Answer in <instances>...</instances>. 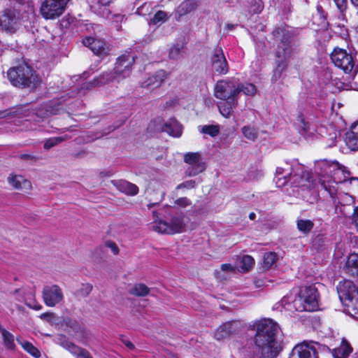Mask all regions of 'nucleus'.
<instances>
[{"label": "nucleus", "instance_id": "obj_1", "mask_svg": "<svg viewBox=\"0 0 358 358\" xmlns=\"http://www.w3.org/2000/svg\"><path fill=\"white\" fill-rule=\"evenodd\" d=\"M256 330L255 348L252 358H273L280 352V345L276 339L280 328L271 319H263L254 324Z\"/></svg>", "mask_w": 358, "mask_h": 358}, {"label": "nucleus", "instance_id": "obj_2", "mask_svg": "<svg viewBox=\"0 0 358 358\" xmlns=\"http://www.w3.org/2000/svg\"><path fill=\"white\" fill-rule=\"evenodd\" d=\"M34 12L30 0H13L0 14V27L2 29L13 33L23 22H27Z\"/></svg>", "mask_w": 358, "mask_h": 358}, {"label": "nucleus", "instance_id": "obj_3", "mask_svg": "<svg viewBox=\"0 0 358 358\" xmlns=\"http://www.w3.org/2000/svg\"><path fill=\"white\" fill-rule=\"evenodd\" d=\"M275 182L278 187H282L288 182L292 186L310 189L313 187L310 173L299 164L291 166L286 164L284 166L278 167L275 171Z\"/></svg>", "mask_w": 358, "mask_h": 358}, {"label": "nucleus", "instance_id": "obj_4", "mask_svg": "<svg viewBox=\"0 0 358 358\" xmlns=\"http://www.w3.org/2000/svg\"><path fill=\"white\" fill-rule=\"evenodd\" d=\"M315 171L320 175L319 181L322 188L331 198L334 199L337 194V185L345 181L340 178V175H343L342 170L336 164L322 162L316 166Z\"/></svg>", "mask_w": 358, "mask_h": 358}, {"label": "nucleus", "instance_id": "obj_5", "mask_svg": "<svg viewBox=\"0 0 358 358\" xmlns=\"http://www.w3.org/2000/svg\"><path fill=\"white\" fill-rule=\"evenodd\" d=\"M7 77L15 87L34 89L39 84V78L34 69L26 64L10 68Z\"/></svg>", "mask_w": 358, "mask_h": 358}, {"label": "nucleus", "instance_id": "obj_6", "mask_svg": "<svg viewBox=\"0 0 358 358\" xmlns=\"http://www.w3.org/2000/svg\"><path fill=\"white\" fill-rule=\"evenodd\" d=\"M337 290L346 313L358 320V288L352 281L345 280L338 283Z\"/></svg>", "mask_w": 358, "mask_h": 358}, {"label": "nucleus", "instance_id": "obj_7", "mask_svg": "<svg viewBox=\"0 0 358 358\" xmlns=\"http://www.w3.org/2000/svg\"><path fill=\"white\" fill-rule=\"evenodd\" d=\"M296 311H315L319 308V294L314 285L300 287L292 304Z\"/></svg>", "mask_w": 358, "mask_h": 358}, {"label": "nucleus", "instance_id": "obj_8", "mask_svg": "<svg viewBox=\"0 0 358 358\" xmlns=\"http://www.w3.org/2000/svg\"><path fill=\"white\" fill-rule=\"evenodd\" d=\"M154 220L150 224V228L160 234H173L181 233L185 230V222L182 216H173L169 221L159 219L156 212H153Z\"/></svg>", "mask_w": 358, "mask_h": 358}, {"label": "nucleus", "instance_id": "obj_9", "mask_svg": "<svg viewBox=\"0 0 358 358\" xmlns=\"http://www.w3.org/2000/svg\"><path fill=\"white\" fill-rule=\"evenodd\" d=\"M292 44L289 38H283L281 42L278 45L275 56L276 66L273 70V73L271 78L272 82L278 80L286 69L288 60L289 59L292 53Z\"/></svg>", "mask_w": 358, "mask_h": 358}, {"label": "nucleus", "instance_id": "obj_10", "mask_svg": "<svg viewBox=\"0 0 358 358\" xmlns=\"http://www.w3.org/2000/svg\"><path fill=\"white\" fill-rule=\"evenodd\" d=\"M331 59L334 65L342 69L345 73L355 72L357 65L352 55L345 50L335 48L330 55Z\"/></svg>", "mask_w": 358, "mask_h": 358}, {"label": "nucleus", "instance_id": "obj_11", "mask_svg": "<svg viewBox=\"0 0 358 358\" xmlns=\"http://www.w3.org/2000/svg\"><path fill=\"white\" fill-rule=\"evenodd\" d=\"M238 94V83L235 79L220 80L214 89L215 97L221 100L236 99Z\"/></svg>", "mask_w": 358, "mask_h": 358}, {"label": "nucleus", "instance_id": "obj_12", "mask_svg": "<svg viewBox=\"0 0 358 358\" xmlns=\"http://www.w3.org/2000/svg\"><path fill=\"white\" fill-rule=\"evenodd\" d=\"M71 105V103H63L59 99H53L38 107L36 110V115L41 118H45L50 115L62 114L66 111L69 113V110H73Z\"/></svg>", "mask_w": 358, "mask_h": 358}, {"label": "nucleus", "instance_id": "obj_13", "mask_svg": "<svg viewBox=\"0 0 358 358\" xmlns=\"http://www.w3.org/2000/svg\"><path fill=\"white\" fill-rule=\"evenodd\" d=\"M69 0H43L40 13L46 20L55 19L63 14Z\"/></svg>", "mask_w": 358, "mask_h": 358}, {"label": "nucleus", "instance_id": "obj_14", "mask_svg": "<svg viewBox=\"0 0 358 358\" xmlns=\"http://www.w3.org/2000/svg\"><path fill=\"white\" fill-rule=\"evenodd\" d=\"M295 124L301 134L306 138L314 136L316 132H318L320 135L323 136L322 132L324 128L322 127L318 128L310 118V115L308 113H299L296 117Z\"/></svg>", "mask_w": 358, "mask_h": 358}, {"label": "nucleus", "instance_id": "obj_15", "mask_svg": "<svg viewBox=\"0 0 358 358\" xmlns=\"http://www.w3.org/2000/svg\"><path fill=\"white\" fill-rule=\"evenodd\" d=\"M42 295L45 304L48 307H54L64 300L62 289L57 285L45 286Z\"/></svg>", "mask_w": 358, "mask_h": 358}, {"label": "nucleus", "instance_id": "obj_16", "mask_svg": "<svg viewBox=\"0 0 358 358\" xmlns=\"http://www.w3.org/2000/svg\"><path fill=\"white\" fill-rule=\"evenodd\" d=\"M319 347L317 343L303 342L292 349L289 358H318L317 352Z\"/></svg>", "mask_w": 358, "mask_h": 358}, {"label": "nucleus", "instance_id": "obj_17", "mask_svg": "<svg viewBox=\"0 0 358 358\" xmlns=\"http://www.w3.org/2000/svg\"><path fill=\"white\" fill-rule=\"evenodd\" d=\"M184 162L190 165L186 172L189 176H196L206 169L199 152H187L184 155Z\"/></svg>", "mask_w": 358, "mask_h": 358}, {"label": "nucleus", "instance_id": "obj_18", "mask_svg": "<svg viewBox=\"0 0 358 358\" xmlns=\"http://www.w3.org/2000/svg\"><path fill=\"white\" fill-rule=\"evenodd\" d=\"M210 61L212 69L217 73L226 74L228 72V64L221 48H216L213 50Z\"/></svg>", "mask_w": 358, "mask_h": 358}, {"label": "nucleus", "instance_id": "obj_19", "mask_svg": "<svg viewBox=\"0 0 358 358\" xmlns=\"http://www.w3.org/2000/svg\"><path fill=\"white\" fill-rule=\"evenodd\" d=\"M134 62V57L129 53H126L119 57L115 64L113 74L122 75L125 77L131 69V66ZM113 75V79L115 78Z\"/></svg>", "mask_w": 358, "mask_h": 358}, {"label": "nucleus", "instance_id": "obj_20", "mask_svg": "<svg viewBox=\"0 0 358 358\" xmlns=\"http://www.w3.org/2000/svg\"><path fill=\"white\" fill-rule=\"evenodd\" d=\"M83 43L96 55L103 56L107 53L106 42L102 39L87 36L83 39Z\"/></svg>", "mask_w": 358, "mask_h": 358}, {"label": "nucleus", "instance_id": "obj_21", "mask_svg": "<svg viewBox=\"0 0 358 358\" xmlns=\"http://www.w3.org/2000/svg\"><path fill=\"white\" fill-rule=\"evenodd\" d=\"M58 339L60 341V345L71 353L76 355L77 358H92L88 351L69 341L66 339L65 336H60Z\"/></svg>", "mask_w": 358, "mask_h": 358}, {"label": "nucleus", "instance_id": "obj_22", "mask_svg": "<svg viewBox=\"0 0 358 358\" xmlns=\"http://www.w3.org/2000/svg\"><path fill=\"white\" fill-rule=\"evenodd\" d=\"M345 142L351 150H358V122L353 123L345 134Z\"/></svg>", "mask_w": 358, "mask_h": 358}, {"label": "nucleus", "instance_id": "obj_23", "mask_svg": "<svg viewBox=\"0 0 358 358\" xmlns=\"http://www.w3.org/2000/svg\"><path fill=\"white\" fill-rule=\"evenodd\" d=\"M236 330V323L229 322L220 325L215 333V338L218 340H222L228 338Z\"/></svg>", "mask_w": 358, "mask_h": 358}, {"label": "nucleus", "instance_id": "obj_24", "mask_svg": "<svg viewBox=\"0 0 358 358\" xmlns=\"http://www.w3.org/2000/svg\"><path fill=\"white\" fill-rule=\"evenodd\" d=\"M113 185L121 192L127 195L134 196L138 193V187L127 180H113Z\"/></svg>", "mask_w": 358, "mask_h": 358}, {"label": "nucleus", "instance_id": "obj_25", "mask_svg": "<svg viewBox=\"0 0 358 358\" xmlns=\"http://www.w3.org/2000/svg\"><path fill=\"white\" fill-rule=\"evenodd\" d=\"M166 77L167 73L166 71L164 70H159L157 71L153 76L149 77L147 80L143 83V87L157 88L162 85Z\"/></svg>", "mask_w": 358, "mask_h": 358}, {"label": "nucleus", "instance_id": "obj_26", "mask_svg": "<svg viewBox=\"0 0 358 358\" xmlns=\"http://www.w3.org/2000/svg\"><path fill=\"white\" fill-rule=\"evenodd\" d=\"M8 180L9 184L15 189L28 191L31 188L30 181L26 180L21 175H12L8 177Z\"/></svg>", "mask_w": 358, "mask_h": 358}, {"label": "nucleus", "instance_id": "obj_27", "mask_svg": "<svg viewBox=\"0 0 358 358\" xmlns=\"http://www.w3.org/2000/svg\"><path fill=\"white\" fill-rule=\"evenodd\" d=\"M110 234H108L103 238V243L96 248L93 253L96 259H103L108 255L109 251L112 250V240L109 237Z\"/></svg>", "mask_w": 358, "mask_h": 358}, {"label": "nucleus", "instance_id": "obj_28", "mask_svg": "<svg viewBox=\"0 0 358 358\" xmlns=\"http://www.w3.org/2000/svg\"><path fill=\"white\" fill-rule=\"evenodd\" d=\"M226 101H221L217 103V107L220 114L227 118H229L233 113L234 108L238 105L237 99H226Z\"/></svg>", "mask_w": 358, "mask_h": 358}, {"label": "nucleus", "instance_id": "obj_29", "mask_svg": "<svg viewBox=\"0 0 358 358\" xmlns=\"http://www.w3.org/2000/svg\"><path fill=\"white\" fill-rule=\"evenodd\" d=\"M343 271L350 275H358V254H350L343 267Z\"/></svg>", "mask_w": 358, "mask_h": 358}, {"label": "nucleus", "instance_id": "obj_30", "mask_svg": "<svg viewBox=\"0 0 358 358\" xmlns=\"http://www.w3.org/2000/svg\"><path fill=\"white\" fill-rule=\"evenodd\" d=\"M196 8V3L194 0H185L176 10L175 13V18L176 20L179 21L180 17L182 15H187V13L192 12Z\"/></svg>", "mask_w": 358, "mask_h": 358}, {"label": "nucleus", "instance_id": "obj_31", "mask_svg": "<svg viewBox=\"0 0 358 358\" xmlns=\"http://www.w3.org/2000/svg\"><path fill=\"white\" fill-rule=\"evenodd\" d=\"M164 131L170 136L179 137L182 134V126L175 119H171L164 125Z\"/></svg>", "mask_w": 358, "mask_h": 358}, {"label": "nucleus", "instance_id": "obj_32", "mask_svg": "<svg viewBox=\"0 0 358 358\" xmlns=\"http://www.w3.org/2000/svg\"><path fill=\"white\" fill-rule=\"evenodd\" d=\"M34 296L35 294L34 290L29 289L28 295L22 296L21 298H17V301L24 302L27 306L34 310H41L42 308V306L35 300Z\"/></svg>", "mask_w": 358, "mask_h": 358}, {"label": "nucleus", "instance_id": "obj_33", "mask_svg": "<svg viewBox=\"0 0 358 358\" xmlns=\"http://www.w3.org/2000/svg\"><path fill=\"white\" fill-rule=\"evenodd\" d=\"M255 260L250 255H243L238 257L236 267L241 272L248 271L254 265Z\"/></svg>", "mask_w": 358, "mask_h": 358}, {"label": "nucleus", "instance_id": "obj_34", "mask_svg": "<svg viewBox=\"0 0 358 358\" xmlns=\"http://www.w3.org/2000/svg\"><path fill=\"white\" fill-rule=\"evenodd\" d=\"M352 349L350 344L345 340H343L341 345L334 349L332 352L334 358H347Z\"/></svg>", "mask_w": 358, "mask_h": 358}, {"label": "nucleus", "instance_id": "obj_35", "mask_svg": "<svg viewBox=\"0 0 358 358\" xmlns=\"http://www.w3.org/2000/svg\"><path fill=\"white\" fill-rule=\"evenodd\" d=\"M17 341L25 351H27L28 353H29L34 357L38 358L41 357L40 351L35 346H34L30 342L24 341V340H21L19 338H17Z\"/></svg>", "mask_w": 358, "mask_h": 358}, {"label": "nucleus", "instance_id": "obj_36", "mask_svg": "<svg viewBox=\"0 0 358 358\" xmlns=\"http://www.w3.org/2000/svg\"><path fill=\"white\" fill-rule=\"evenodd\" d=\"M296 227L299 231L304 234H308L313 229L314 223L310 220L298 219L296 221Z\"/></svg>", "mask_w": 358, "mask_h": 358}, {"label": "nucleus", "instance_id": "obj_37", "mask_svg": "<svg viewBox=\"0 0 358 358\" xmlns=\"http://www.w3.org/2000/svg\"><path fill=\"white\" fill-rule=\"evenodd\" d=\"M3 342L7 349L13 350L15 348L14 336L4 329L0 327Z\"/></svg>", "mask_w": 358, "mask_h": 358}, {"label": "nucleus", "instance_id": "obj_38", "mask_svg": "<svg viewBox=\"0 0 358 358\" xmlns=\"http://www.w3.org/2000/svg\"><path fill=\"white\" fill-rule=\"evenodd\" d=\"M131 294L138 296H144L149 293V288L144 284H136L129 291Z\"/></svg>", "mask_w": 358, "mask_h": 358}, {"label": "nucleus", "instance_id": "obj_39", "mask_svg": "<svg viewBox=\"0 0 358 358\" xmlns=\"http://www.w3.org/2000/svg\"><path fill=\"white\" fill-rule=\"evenodd\" d=\"M68 138H69V136L65 135L64 136L52 137V138L46 139L44 142V148L45 150H49L51 148L57 145V144L60 143L61 142H62Z\"/></svg>", "mask_w": 358, "mask_h": 358}, {"label": "nucleus", "instance_id": "obj_40", "mask_svg": "<svg viewBox=\"0 0 358 358\" xmlns=\"http://www.w3.org/2000/svg\"><path fill=\"white\" fill-rule=\"evenodd\" d=\"M242 133L250 141H255L258 136L257 129L252 126H244L242 128Z\"/></svg>", "mask_w": 358, "mask_h": 358}, {"label": "nucleus", "instance_id": "obj_41", "mask_svg": "<svg viewBox=\"0 0 358 358\" xmlns=\"http://www.w3.org/2000/svg\"><path fill=\"white\" fill-rule=\"evenodd\" d=\"M239 93L243 92L247 96H254L257 92L255 85L252 83H238Z\"/></svg>", "mask_w": 358, "mask_h": 358}, {"label": "nucleus", "instance_id": "obj_42", "mask_svg": "<svg viewBox=\"0 0 358 358\" xmlns=\"http://www.w3.org/2000/svg\"><path fill=\"white\" fill-rule=\"evenodd\" d=\"M277 255L274 252H266L264 255L263 258V266L268 269L276 261Z\"/></svg>", "mask_w": 358, "mask_h": 358}, {"label": "nucleus", "instance_id": "obj_43", "mask_svg": "<svg viewBox=\"0 0 358 358\" xmlns=\"http://www.w3.org/2000/svg\"><path fill=\"white\" fill-rule=\"evenodd\" d=\"M92 289V285L89 283L82 284L80 287L75 292L74 294L76 296L86 297L90 294Z\"/></svg>", "mask_w": 358, "mask_h": 358}, {"label": "nucleus", "instance_id": "obj_44", "mask_svg": "<svg viewBox=\"0 0 358 358\" xmlns=\"http://www.w3.org/2000/svg\"><path fill=\"white\" fill-rule=\"evenodd\" d=\"M112 0H98V3L99 4V9L101 10V12H102L103 15H106V17H108V15L110 14V3Z\"/></svg>", "mask_w": 358, "mask_h": 358}, {"label": "nucleus", "instance_id": "obj_45", "mask_svg": "<svg viewBox=\"0 0 358 358\" xmlns=\"http://www.w3.org/2000/svg\"><path fill=\"white\" fill-rule=\"evenodd\" d=\"M235 271V268L230 264H223L221 265L220 271H216L217 276L220 280H224L227 277L222 275V272L233 273Z\"/></svg>", "mask_w": 358, "mask_h": 358}, {"label": "nucleus", "instance_id": "obj_46", "mask_svg": "<svg viewBox=\"0 0 358 358\" xmlns=\"http://www.w3.org/2000/svg\"><path fill=\"white\" fill-rule=\"evenodd\" d=\"M201 131L214 137L219 134L220 129L217 125H206L203 127Z\"/></svg>", "mask_w": 358, "mask_h": 358}, {"label": "nucleus", "instance_id": "obj_47", "mask_svg": "<svg viewBox=\"0 0 358 358\" xmlns=\"http://www.w3.org/2000/svg\"><path fill=\"white\" fill-rule=\"evenodd\" d=\"M327 242V238L323 235H317L313 241V246L316 250L321 249Z\"/></svg>", "mask_w": 358, "mask_h": 358}, {"label": "nucleus", "instance_id": "obj_48", "mask_svg": "<svg viewBox=\"0 0 358 358\" xmlns=\"http://www.w3.org/2000/svg\"><path fill=\"white\" fill-rule=\"evenodd\" d=\"M167 18V15L165 12L159 10L155 13L154 17L151 19V22L154 24L159 22H164Z\"/></svg>", "mask_w": 358, "mask_h": 358}, {"label": "nucleus", "instance_id": "obj_49", "mask_svg": "<svg viewBox=\"0 0 358 358\" xmlns=\"http://www.w3.org/2000/svg\"><path fill=\"white\" fill-rule=\"evenodd\" d=\"M182 49V45L180 44H176L171 47L169 51V57L171 59H177L180 55Z\"/></svg>", "mask_w": 358, "mask_h": 358}, {"label": "nucleus", "instance_id": "obj_50", "mask_svg": "<svg viewBox=\"0 0 358 358\" xmlns=\"http://www.w3.org/2000/svg\"><path fill=\"white\" fill-rule=\"evenodd\" d=\"M195 186H196V181L193 180H187L184 182L179 184L177 186L176 189H180L185 188L187 189H190L194 188Z\"/></svg>", "mask_w": 358, "mask_h": 358}, {"label": "nucleus", "instance_id": "obj_51", "mask_svg": "<svg viewBox=\"0 0 358 358\" xmlns=\"http://www.w3.org/2000/svg\"><path fill=\"white\" fill-rule=\"evenodd\" d=\"M29 289L27 288L16 289L14 292L15 299L17 300V298H21L22 296H27Z\"/></svg>", "mask_w": 358, "mask_h": 358}, {"label": "nucleus", "instance_id": "obj_52", "mask_svg": "<svg viewBox=\"0 0 358 358\" xmlns=\"http://www.w3.org/2000/svg\"><path fill=\"white\" fill-rule=\"evenodd\" d=\"M175 203L180 207H186L191 203L190 201L186 197L179 198L175 201Z\"/></svg>", "mask_w": 358, "mask_h": 358}, {"label": "nucleus", "instance_id": "obj_53", "mask_svg": "<svg viewBox=\"0 0 358 358\" xmlns=\"http://www.w3.org/2000/svg\"><path fill=\"white\" fill-rule=\"evenodd\" d=\"M254 1H255V5L252 6V11L254 13H259L263 9V6L262 4V1H261V0H254Z\"/></svg>", "mask_w": 358, "mask_h": 358}, {"label": "nucleus", "instance_id": "obj_54", "mask_svg": "<svg viewBox=\"0 0 358 358\" xmlns=\"http://www.w3.org/2000/svg\"><path fill=\"white\" fill-rule=\"evenodd\" d=\"M338 8L341 10H345L347 8V0H334Z\"/></svg>", "mask_w": 358, "mask_h": 358}, {"label": "nucleus", "instance_id": "obj_55", "mask_svg": "<svg viewBox=\"0 0 358 358\" xmlns=\"http://www.w3.org/2000/svg\"><path fill=\"white\" fill-rule=\"evenodd\" d=\"M124 16L120 14L114 15H113V22H115L116 23L121 22L123 21ZM115 27L117 30H120L121 26L118 24L115 25Z\"/></svg>", "mask_w": 358, "mask_h": 358}, {"label": "nucleus", "instance_id": "obj_56", "mask_svg": "<svg viewBox=\"0 0 358 358\" xmlns=\"http://www.w3.org/2000/svg\"><path fill=\"white\" fill-rule=\"evenodd\" d=\"M352 221L356 229L358 230V206L354 209V212L352 215Z\"/></svg>", "mask_w": 358, "mask_h": 358}, {"label": "nucleus", "instance_id": "obj_57", "mask_svg": "<svg viewBox=\"0 0 358 358\" xmlns=\"http://www.w3.org/2000/svg\"><path fill=\"white\" fill-rule=\"evenodd\" d=\"M127 117H128V115L126 113L121 115V117H120V120L117 121L116 125L113 124V129L115 127H119L121 125H122L123 124H124L126 120H127Z\"/></svg>", "mask_w": 358, "mask_h": 358}, {"label": "nucleus", "instance_id": "obj_58", "mask_svg": "<svg viewBox=\"0 0 358 358\" xmlns=\"http://www.w3.org/2000/svg\"><path fill=\"white\" fill-rule=\"evenodd\" d=\"M109 133H110V131H106L104 133H100V132L96 133L93 136L90 137V139H88L87 141H94V140L100 138L102 136H103L104 135L108 134Z\"/></svg>", "mask_w": 358, "mask_h": 358}, {"label": "nucleus", "instance_id": "obj_59", "mask_svg": "<svg viewBox=\"0 0 358 358\" xmlns=\"http://www.w3.org/2000/svg\"><path fill=\"white\" fill-rule=\"evenodd\" d=\"M343 200L344 201L348 204V205H350L352 203H354V199L352 196H351L350 195L348 194H345L343 195Z\"/></svg>", "mask_w": 358, "mask_h": 358}, {"label": "nucleus", "instance_id": "obj_60", "mask_svg": "<svg viewBox=\"0 0 358 358\" xmlns=\"http://www.w3.org/2000/svg\"><path fill=\"white\" fill-rule=\"evenodd\" d=\"M122 341L129 350H132L134 348V345H133V343L128 339L122 338Z\"/></svg>", "mask_w": 358, "mask_h": 358}, {"label": "nucleus", "instance_id": "obj_61", "mask_svg": "<svg viewBox=\"0 0 358 358\" xmlns=\"http://www.w3.org/2000/svg\"><path fill=\"white\" fill-rule=\"evenodd\" d=\"M52 316V315L51 313H42L41 315H40V317L42 319V320H48Z\"/></svg>", "mask_w": 358, "mask_h": 358}, {"label": "nucleus", "instance_id": "obj_62", "mask_svg": "<svg viewBox=\"0 0 358 358\" xmlns=\"http://www.w3.org/2000/svg\"><path fill=\"white\" fill-rule=\"evenodd\" d=\"M21 159H32L34 157L29 154H22L20 155Z\"/></svg>", "mask_w": 358, "mask_h": 358}, {"label": "nucleus", "instance_id": "obj_63", "mask_svg": "<svg viewBox=\"0 0 358 358\" xmlns=\"http://www.w3.org/2000/svg\"><path fill=\"white\" fill-rule=\"evenodd\" d=\"M119 252L118 247L113 243V255H116Z\"/></svg>", "mask_w": 358, "mask_h": 358}, {"label": "nucleus", "instance_id": "obj_64", "mask_svg": "<svg viewBox=\"0 0 358 358\" xmlns=\"http://www.w3.org/2000/svg\"><path fill=\"white\" fill-rule=\"evenodd\" d=\"M352 4L358 8V0H350Z\"/></svg>", "mask_w": 358, "mask_h": 358}]
</instances>
